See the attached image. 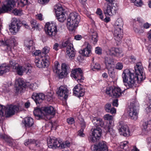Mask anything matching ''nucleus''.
<instances>
[{
    "label": "nucleus",
    "mask_w": 151,
    "mask_h": 151,
    "mask_svg": "<svg viewBox=\"0 0 151 151\" xmlns=\"http://www.w3.org/2000/svg\"><path fill=\"white\" fill-rule=\"evenodd\" d=\"M35 143V140H32V139H28L26 140L24 145L26 146H27L30 144H34Z\"/></svg>",
    "instance_id": "obj_43"
},
{
    "label": "nucleus",
    "mask_w": 151,
    "mask_h": 151,
    "mask_svg": "<svg viewBox=\"0 0 151 151\" xmlns=\"http://www.w3.org/2000/svg\"><path fill=\"white\" fill-rule=\"evenodd\" d=\"M28 66L26 68L21 66H17V68L18 74L19 75L31 74L32 68Z\"/></svg>",
    "instance_id": "obj_19"
},
{
    "label": "nucleus",
    "mask_w": 151,
    "mask_h": 151,
    "mask_svg": "<svg viewBox=\"0 0 151 151\" xmlns=\"http://www.w3.org/2000/svg\"><path fill=\"white\" fill-rule=\"evenodd\" d=\"M15 41L16 40L14 38L11 37L5 41H0V45L6 47V50H10L11 47L14 45Z\"/></svg>",
    "instance_id": "obj_16"
},
{
    "label": "nucleus",
    "mask_w": 151,
    "mask_h": 151,
    "mask_svg": "<svg viewBox=\"0 0 151 151\" xmlns=\"http://www.w3.org/2000/svg\"><path fill=\"white\" fill-rule=\"evenodd\" d=\"M28 3V0H19V4L21 6H24Z\"/></svg>",
    "instance_id": "obj_42"
},
{
    "label": "nucleus",
    "mask_w": 151,
    "mask_h": 151,
    "mask_svg": "<svg viewBox=\"0 0 151 151\" xmlns=\"http://www.w3.org/2000/svg\"><path fill=\"white\" fill-rule=\"evenodd\" d=\"M134 4L137 6H141L143 4L142 1L141 0H136Z\"/></svg>",
    "instance_id": "obj_55"
},
{
    "label": "nucleus",
    "mask_w": 151,
    "mask_h": 151,
    "mask_svg": "<svg viewBox=\"0 0 151 151\" xmlns=\"http://www.w3.org/2000/svg\"><path fill=\"white\" fill-rule=\"evenodd\" d=\"M123 67V65L121 63H117L116 65V68L117 69L121 70Z\"/></svg>",
    "instance_id": "obj_56"
},
{
    "label": "nucleus",
    "mask_w": 151,
    "mask_h": 151,
    "mask_svg": "<svg viewBox=\"0 0 151 151\" xmlns=\"http://www.w3.org/2000/svg\"><path fill=\"white\" fill-rule=\"evenodd\" d=\"M145 78V76H123V81L127 88H131L135 86L136 81L138 83Z\"/></svg>",
    "instance_id": "obj_3"
},
{
    "label": "nucleus",
    "mask_w": 151,
    "mask_h": 151,
    "mask_svg": "<svg viewBox=\"0 0 151 151\" xmlns=\"http://www.w3.org/2000/svg\"><path fill=\"white\" fill-rule=\"evenodd\" d=\"M135 71L132 69H126L124 70L122 73L124 76H145L146 74L142 63L138 62L134 67Z\"/></svg>",
    "instance_id": "obj_2"
},
{
    "label": "nucleus",
    "mask_w": 151,
    "mask_h": 151,
    "mask_svg": "<svg viewBox=\"0 0 151 151\" xmlns=\"http://www.w3.org/2000/svg\"><path fill=\"white\" fill-rule=\"evenodd\" d=\"M35 65L39 68H45L47 66L46 62L41 57H36L35 60Z\"/></svg>",
    "instance_id": "obj_21"
},
{
    "label": "nucleus",
    "mask_w": 151,
    "mask_h": 151,
    "mask_svg": "<svg viewBox=\"0 0 151 151\" xmlns=\"http://www.w3.org/2000/svg\"><path fill=\"white\" fill-rule=\"evenodd\" d=\"M80 19V17L78 13L74 12L70 13L67 20L68 29L72 31L75 30L78 27Z\"/></svg>",
    "instance_id": "obj_1"
},
{
    "label": "nucleus",
    "mask_w": 151,
    "mask_h": 151,
    "mask_svg": "<svg viewBox=\"0 0 151 151\" xmlns=\"http://www.w3.org/2000/svg\"><path fill=\"white\" fill-rule=\"evenodd\" d=\"M69 91L65 86H61L57 92L58 95L66 99L68 96Z\"/></svg>",
    "instance_id": "obj_17"
},
{
    "label": "nucleus",
    "mask_w": 151,
    "mask_h": 151,
    "mask_svg": "<svg viewBox=\"0 0 151 151\" xmlns=\"http://www.w3.org/2000/svg\"><path fill=\"white\" fill-rule=\"evenodd\" d=\"M23 123L26 127H30L33 124V120L31 117H27L24 118Z\"/></svg>",
    "instance_id": "obj_28"
},
{
    "label": "nucleus",
    "mask_w": 151,
    "mask_h": 151,
    "mask_svg": "<svg viewBox=\"0 0 151 151\" xmlns=\"http://www.w3.org/2000/svg\"><path fill=\"white\" fill-rule=\"evenodd\" d=\"M106 93L110 96L119 97L122 95V92L119 88H115L114 89H111V88H106Z\"/></svg>",
    "instance_id": "obj_12"
},
{
    "label": "nucleus",
    "mask_w": 151,
    "mask_h": 151,
    "mask_svg": "<svg viewBox=\"0 0 151 151\" xmlns=\"http://www.w3.org/2000/svg\"><path fill=\"white\" fill-rule=\"evenodd\" d=\"M63 9L61 6H59L57 7L56 10L55 11L56 14L57 12H58V13H60V12H63Z\"/></svg>",
    "instance_id": "obj_63"
},
{
    "label": "nucleus",
    "mask_w": 151,
    "mask_h": 151,
    "mask_svg": "<svg viewBox=\"0 0 151 151\" xmlns=\"http://www.w3.org/2000/svg\"><path fill=\"white\" fill-rule=\"evenodd\" d=\"M33 42L31 38H26L24 41V45L29 49L30 47L33 45Z\"/></svg>",
    "instance_id": "obj_34"
},
{
    "label": "nucleus",
    "mask_w": 151,
    "mask_h": 151,
    "mask_svg": "<svg viewBox=\"0 0 151 151\" xmlns=\"http://www.w3.org/2000/svg\"><path fill=\"white\" fill-rule=\"evenodd\" d=\"M66 52L67 54L70 59H73L74 58L76 54V52L73 47L72 44H70L69 46L66 47Z\"/></svg>",
    "instance_id": "obj_22"
},
{
    "label": "nucleus",
    "mask_w": 151,
    "mask_h": 151,
    "mask_svg": "<svg viewBox=\"0 0 151 151\" xmlns=\"http://www.w3.org/2000/svg\"><path fill=\"white\" fill-rule=\"evenodd\" d=\"M147 141L148 144V147L150 149H151V138L149 137L147 139Z\"/></svg>",
    "instance_id": "obj_62"
},
{
    "label": "nucleus",
    "mask_w": 151,
    "mask_h": 151,
    "mask_svg": "<svg viewBox=\"0 0 151 151\" xmlns=\"http://www.w3.org/2000/svg\"><path fill=\"white\" fill-rule=\"evenodd\" d=\"M12 13L15 15L20 16L22 14V11L15 9L12 11Z\"/></svg>",
    "instance_id": "obj_45"
},
{
    "label": "nucleus",
    "mask_w": 151,
    "mask_h": 151,
    "mask_svg": "<svg viewBox=\"0 0 151 151\" xmlns=\"http://www.w3.org/2000/svg\"><path fill=\"white\" fill-rule=\"evenodd\" d=\"M60 65L58 62L55 63V65L53 68L54 73L58 76H67L69 73L68 66L65 63H62L61 66V70Z\"/></svg>",
    "instance_id": "obj_4"
},
{
    "label": "nucleus",
    "mask_w": 151,
    "mask_h": 151,
    "mask_svg": "<svg viewBox=\"0 0 151 151\" xmlns=\"http://www.w3.org/2000/svg\"><path fill=\"white\" fill-rule=\"evenodd\" d=\"M5 108V107L4 106L0 104V116L1 117H2L5 114V113L3 112L4 109Z\"/></svg>",
    "instance_id": "obj_46"
},
{
    "label": "nucleus",
    "mask_w": 151,
    "mask_h": 151,
    "mask_svg": "<svg viewBox=\"0 0 151 151\" xmlns=\"http://www.w3.org/2000/svg\"><path fill=\"white\" fill-rule=\"evenodd\" d=\"M117 9V8L113 3H105L104 5L103 10L106 16H112L115 14Z\"/></svg>",
    "instance_id": "obj_5"
},
{
    "label": "nucleus",
    "mask_w": 151,
    "mask_h": 151,
    "mask_svg": "<svg viewBox=\"0 0 151 151\" xmlns=\"http://www.w3.org/2000/svg\"><path fill=\"white\" fill-rule=\"evenodd\" d=\"M91 46L88 44L86 47L80 52L81 53L85 56H88L91 53Z\"/></svg>",
    "instance_id": "obj_27"
},
{
    "label": "nucleus",
    "mask_w": 151,
    "mask_h": 151,
    "mask_svg": "<svg viewBox=\"0 0 151 151\" xmlns=\"http://www.w3.org/2000/svg\"><path fill=\"white\" fill-rule=\"evenodd\" d=\"M89 33L91 35L90 38L91 42L93 44H96L98 41V34L97 33L96 31H94L93 29H91Z\"/></svg>",
    "instance_id": "obj_25"
},
{
    "label": "nucleus",
    "mask_w": 151,
    "mask_h": 151,
    "mask_svg": "<svg viewBox=\"0 0 151 151\" xmlns=\"http://www.w3.org/2000/svg\"><path fill=\"white\" fill-rule=\"evenodd\" d=\"M10 32L13 35H15L17 32L20 28L19 25H13L9 26Z\"/></svg>",
    "instance_id": "obj_35"
},
{
    "label": "nucleus",
    "mask_w": 151,
    "mask_h": 151,
    "mask_svg": "<svg viewBox=\"0 0 151 151\" xmlns=\"http://www.w3.org/2000/svg\"><path fill=\"white\" fill-rule=\"evenodd\" d=\"M119 124L118 129L120 134L124 137L129 136L130 133L128 126L122 121L120 122Z\"/></svg>",
    "instance_id": "obj_13"
},
{
    "label": "nucleus",
    "mask_w": 151,
    "mask_h": 151,
    "mask_svg": "<svg viewBox=\"0 0 151 151\" xmlns=\"http://www.w3.org/2000/svg\"><path fill=\"white\" fill-rule=\"evenodd\" d=\"M107 133L111 135L113 137H115L116 135L114 130L113 129L109 126H108V127Z\"/></svg>",
    "instance_id": "obj_38"
},
{
    "label": "nucleus",
    "mask_w": 151,
    "mask_h": 151,
    "mask_svg": "<svg viewBox=\"0 0 151 151\" xmlns=\"http://www.w3.org/2000/svg\"><path fill=\"white\" fill-rule=\"evenodd\" d=\"M42 110L45 112L46 114V115H45V116L48 120L51 119L52 116H54L55 113V110L51 106L43 107L42 108Z\"/></svg>",
    "instance_id": "obj_14"
},
{
    "label": "nucleus",
    "mask_w": 151,
    "mask_h": 151,
    "mask_svg": "<svg viewBox=\"0 0 151 151\" xmlns=\"http://www.w3.org/2000/svg\"><path fill=\"white\" fill-rule=\"evenodd\" d=\"M73 90L74 94L78 97L82 96L84 95L85 90L81 84H78L76 86Z\"/></svg>",
    "instance_id": "obj_20"
},
{
    "label": "nucleus",
    "mask_w": 151,
    "mask_h": 151,
    "mask_svg": "<svg viewBox=\"0 0 151 151\" xmlns=\"http://www.w3.org/2000/svg\"><path fill=\"white\" fill-rule=\"evenodd\" d=\"M56 15L57 19L60 22H63L66 19L65 15L63 12L58 13L57 12Z\"/></svg>",
    "instance_id": "obj_32"
},
{
    "label": "nucleus",
    "mask_w": 151,
    "mask_h": 151,
    "mask_svg": "<svg viewBox=\"0 0 151 151\" xmlns=\"http://www.w3.org/2000/svg\"><path fill=\"white\" fill-rule=\"evenodd\" d=\"M32 98L35 101L36 104L39 105L45 98V96L42 93H34Z\"/></svg>",
    "instance_id": "obj_18"
},
{
    "label": "nucleus",
    "mask_w": 151,
    "mask_h": 151,
    "mask_svg": "<svg viewBox=\"0 0 151 151\" xmlns=\"http://www.w3.org/2000/svg\"><path fill=\"white\" fill-rule=\"evenodd\" d=\"M94 151H108V149L106 142L104 141L100 142L96 145H94L91 147Z\"/></svg>",
    "instance_id": "obj_15"
},
{
    "label": "nucleus",
    "mask_w": 151,
    "mask_h": 151,
    "mask_svg": "<svg viewBox=\"0 0 151 151\" xmlns=\"http://www.w3.org/2000/svg\"><path fill=\"white\" fill-rule=\"evenodd\" d=\"M55 142L58 144V141L55 139H50L47 142L48 147L50 148L55 149L56 148V146L55 145Z\"/></svg>",
    "instance_id": "obj_29"
},
{
    "label": "nucleus",
    "mask_w": 151,
    "mask_h": 151,
    "mask_svg": "<svg viewBox=\"0 0 151 151\" xmlns=\"http://www.w3.org/2000/svg\"><path fill=\"white\" fill-rule=\"evenodd\" d=\"M50 48L47 47H46L43 48L42 50V53L43 54H46L49 52Z\"/></svg>",
    "instance_id": "obj_51"
},
{
    "label": "nucleus",
    "mask_w": 151,
    "mask_h": 151,
    "mask_svg": "<svg viewBox=\"0 0 151 151\" xmlns=\"http://www.w3.org/2000/svg\"><path fill=\"white\" fill-rule=\"evenodd\" d=\"M79 123L81 127V129H84L86 127V124L84 119L81 118L80 119H79Z\"/></svg>",
    "instance_id": "obj_47"
},
{
    "label": "nucleus",
    "mask_w": 151,
    "mask_h": 151,
    "mask_svg": "<svg viewBox=\"0 0 151 151\" xmlns=\"http://www.w3.org/2000/svg\"><path fill=\"white\" fill-rule=\"evenodd\" d=\"M114 32V39L116 40L119 41L123 37V29H120L117 27H115Z\"/></svg>",
    "instance_id": "obj_23"
},
{
    "label": "nucleus",
    "mask_w": 151,
    "mask_h": 151,
    "mask_svg": "<svg viewBox=\"0 0 151 151\" xmlns=\"http://www.w3.org/2000/svg\"><path fill=\"white\" fill-rule=\"evenodd\" d=\"M99 118L96 117H93L92 118V121L96 127L97 126V123L98 120Z\"/></svg>",
    "instance_id": "obj_53"
},
{
    "label": "nucleus",
    "mask_w": 151,
    "mask_h": 151,
    "mask_svg": "<svg viewBox=\"0 0 151 151\" xmlns=\"http://www.w3.org/2000/svg\"><path fill=\"white\" fill-rule=\"evenodd\" d=\"M104 119L105 120H108L110 122L113 119V117L111 115H110L109 114H106L104 116Z\"/></svg>",
    "instance_id": "obj_44"
},
{
    "label": "nucleus",
    "mask_w": 151,
    "mask_h": 151,
    "mask_svg": "<svg viewBox=\"0 0 151 151\" xmlns=\"http://www.w3.org/2000/svg\"><path fill=\"white\" fill-rule=\"evenodd\" d=\"M109 51H111V54H115L116 56H119L122 52L121 49L119 48H112Z\"/></svg>",
    "instance_id": "obj_33"
},
{
    "label": "nucleus",
    "mask_w": 151,
    "mask_h": 151,
    "mask_svg": "<svg viewBox=\"0 0 151 151\" xmlns=\"http://www.w3.org/2000/svg\"><path fill=\"white\" fill-rule=\"evenodd\" d=\"M19 110V108L16 105H11L8 107H5L4 109L3 112L5 113V114L2 117H8L11 115L14 114L16 111H17Z\"/></svg>",
    "instance_id": "obj_11"
},
{
    "label": "nucleus",
    "mask_w": 151,
    "mask_h": 151,
    "mask_svg": "<svg viewBox=\"0 0 151 151\" xmlns=\"http://www.w3.org/2000/svg\"><path fill=\"white\" fill-rule=\"evenodd\" d=\"M9 67H12L13 69H17V66H16V63L14 62H13L12 61H11L9 62Z\"/></svg>",
    "instance_id": "obj_50"
},
{
    "label": "nucleus",
    "mask_w": 151,
    "mask_h": 151,
    "mask_svg": "<svg viewBox=\"0 0 151 151\" xmlns=\"http://www.w3.org/2000/svg\"><path fill=\"white\" fill-rule=\"evenodd\" d=\"M83 129H81L78 131V135L81 137H83L85 136L84 134L83 133Z\"/></svg>",
    "instance_id": "obj_61"
},
{
    "label": "nucleus",
    "mask_w": 151,
    "mask_h": 151,
    "mask_svg": "<svg viewBox=\"0 0 151 151\" xmlns=\"http://www.w3.org/2000/svg\"><path fill=\"white\" fill-rule=\"evenodd\" d=\"M95 51L96 53L99 55L101 54V50L99 47L96 48Z\"/></svg>",
    "instance_id": "obj_59"
},
{
    "label": "nucleus",
    "mask_w": 151,
    "mask_h": 151,
    "mask_svg": "<svg viewBox=\"0 0 151 151\" xmlns=\"http://www.w3.org/2000/svg\"><path fill=\"white\" fill-rule=\"evenodd\" d=\"M120 147L124 150H126L128 147V142L127 141H124L120 143Z\"/></svg>",
    "instance_id": "obj_39"
},
{
    "label": "nucleus",
    "mask_w": 151,
    "mask_h": 151,
    "mask_svg": "<svg viewBox=\"0 0 151 151\" xmlns=\"http://www.w3.org/2000/svg\"><path fill=\"white\" fill-rule=\"evenodd\" d=\"M105 62L107 69L114 68V62L112 59L111 57H105Z\"/></svg>",
    "instance_id": "obj_26"
},
{
    "label": "nucleus",
    "mask_w": 151,
    "mask_h": 151,
    "mask_svg": "<svg viewBox=\"0 0 151 151\" xmlns=\"http://www.w3.org/2000/svg\"><path fill=\"white\" fill-rule=\"evenodd\" d=\"M7 68L6 66H0V75H2L4 74L5 73L9 71V67H8Z\"/></svg>",
    "instance_id": "obj_37"
},
{
    "label": "nucleus",
    "mask_w": 151,
    "mask_h": 151,
    "mask_svg": "<svg viewBox=\"0 0 151 151\" xmlns=\"http://www.w3.org/2000/svg\"><path fill=\"white\" fill-rule=\"evenodd\" d=\"M124 24L123 21L121 19H118L116 21L115 27H117L120 29H123Z\"/></svg>",
    "instance_id": "obj_36"
},
{
    "label": "nucleus",
    "mask_w": 151,
    "mask_h": 151,
    "mask_svg": "<svg viewBox=\"0 0 151 151\" xmlns=\"http://www.w3.org/2000/svg\"><path fill=\"white\" fill-rule=\"evenodd\" d=\"M17 81V82L18 85L16 87V90L17 92H21L23 90L27 87L32 88L33 84H31L29 82H25L22 79L19 78Z\"/></svg>",
    "instance_id": "obj_9"
},
{
    "label": "nucleus",
    "mask_w": 151,
    "mask_h": 151,
    "mask_svg": "<svg viewBox=\"0 0 151 151\" xmlns=\"http://www.w3.org/2000/svg\"><path fill=\"white\" fill-rule=\"evenodd\" d=\"M111 104L109 103L107 104L105 106V109L106 111L109 112L111 109Z\"/></svg>",
    "instance_id": "obj_49"
},
{
    "label": "nucleus",
    "mask_w": 151,
    "mask_h": 151,
    "mask_svg": "<svg viewBox=\"0 0 151 151\" xmlns=\"http://www.w3.org/2000/svg\"><path fill=\"white\" fill-rule=\"evenodd\" d=\"M99 118L96 117H93L92 118V121L96 127L97 126V123L98 120Z\"/></svg>",
    "instance_id": "obj_54"
},
{
    "label": "nucleus",
    "mask_w": 151,
    "mask_h": 151,
    "mask_svg": "<svg viewBox=\"0 0 151 151\" xmlns=\"http://www.w3.org/2000/svg\"><path fill=\"white\" fill-rule=\"evenodd\" d=\"M142 131L145 134H147L151 131V120L144 122L142 124Z\"/></svg>",
    "instance_id": "obj_24"
},
{
    "label": "nucleus",
    "mask_w": 151,
    "mask_h": 151,
    "mask_svg": "<svg viewBox=\"0 0 151 151\" xmlns=\"http://www.w3.org/2000/svg\"><path fill=\"white\" fill-rule=\"evenodd\" d=\"M31 27L32 29L34 30L36 29H37L38 27V23L35 20L32 19L30 21Z\"/></svg>",
    "instance_id": "obj_40"
},
{
    "label": "nucleus",
    "mask_w": 151,
    "mask_h": 151,
    "mask_svg": "<svg viewBox=\"0 0 151 151\" xmlns=\"http://www.w3.org/2000/svg\"><path fill=\"white\" fill-rule=\"evenodd\" d=\"M114 68H111V69H107L108 70V73L109 75H114V72L113 71Z\"/></svg>",
    "instance_id": "obj_64"
},
{
    "label": "nucleus",
    "mask_w": 151,
    "mask_h": 151,
    "mask_svg": "<svg viewBox=\"0 0 151 151\" xmlns=\"http://www.w3.org/2000/svg\"><path fill=\"white\" fill-rule=\"evenodd\" d=\"M70 44H72L70 43L69 40H67L65 42H63L62 46L63 47H67L70 45Z\"/></svg>",
    "instance_id": "obj_58"
},
{
    "label": "nucleus",
    "mask_w": 151,
    "mask_h": 151,
    "mask_svg": "<svg viewBox=\"0 0 151 151\" xmlns=\"http://www.w3.org/2000/svg\"><path fill=\"white\" fill-rule=\"evenodd\" d=\"M47 97L48 101H50L52 100V95L51 93H48L47 95Z\"/></svg>",
    "instance_id": "obj_57"
},
{
    "label": "nucleus",
    "mask_w": 151,
    "mask_h": 151,
    "mask_svg": "<svg viewBox=\"0 0 151 151\" xmlns=\"http://www.w3.org/2000/svg\"><path fill=\"white\" fill-rule=\"evenodd\" d=\"M73 77L78 83L83 82L84 79L83 76H73Z\"/></svg>",
    "instance_id": "obj_41"
},
{
    "label": "nucleus",
    "mask_w": 151,
    "mask_h": 151,
    "mask_svg": "<svg viewBox=\"0 0 151 151\" xmlns=\"http://www.w3.org/2000/svg\"><path fill=\"white\" fill-rule=\"evenodd\" d=\"M45 30L46 34L51 37H55L57 32V26L54 23H46Z\"/></svg>",
    "instance_id": "obj_6"
},
{
    "label": "nucleus",
    "mask_w": 151,
    "mask_h": 151,
    "mask_svg": "<svg viewBox=\"0 0 151 151\" xmlns=\"http://www.w3.org/2000/svg\"><path fill=\"white\" fill-rule=\"evenodd\" d=\"M15 5L14 0H6L2 8H0V14L10 11Z\"/></svg>",
    "instance_id": "obj_10"
},
{
    "label": "nucleus",
    "mask_w": 151,
    "mask_h": 151,
    "mask_svg": "<svg viewBox=\"0 0 151 151\" xmlns=\"http://www.w3.org/2000/svg\"><path fill=\"white\" fill-rule=\"evenodd\" d=\"M42 109L41 110L40 109L37 108L35 109L34 111V114L37 119H40L42 117L44 114L42 113Z\"/></svg>",
    "instance_id": "obj_31"
},
{
    "label": "nucleus",
    "mask_w": 151,
    "mask_h": 151,
    "mask_svg": "<svg viewBox=\"0 0 151 151\" xmlns=\"http://www.w3.org/2000/svg\"><path fill=\"white\" fill-rule=\"evenodd\" d=\"M97 124V126L103 127L104 125V122L102 119L99 118Z\"/></svg>",
    "instance_id": "obj_48"
},
{
    "label": "nucleus",
    "mask_w": 151,
    "mask_h": 151,
    "mask_svg": "<svg viewBox=\"0 0 151 151\" xmlns=\"http://www.w3.org/2000/svg\"><path fill=\"white\" fill-rule=\"evenodd\" d=\"M93 68L95 69L99 70L100 69L101 66L99 63H96L94 65Z\"/></svg>",
    "instance_id": "obj_60"
},
{
    "label": "nucleus",
    "mask_w": 151,
    "mask_h": 151,
    "mask_svg": "<svg viewBox=\"0 0 151 151\" xmlns=\"http://www.w3.org/2000/svg\"><path fill=\"white\" fill-rule=\"evenodd\" d=\"M67 123L69 124H72L75 122V121L73 118L70 117L67 119Z\"/></svg>",
    "instance_id": "obj_52"
},
{
    "label": "nucleus",
    "mask_w": 151,
    "mask_h": 151,
    "mask_svg": "<svg viewBox=\"0 0 151 151\" xmlns=\"http://www.w3.org/2000/svg\"><path fill=\"white\" fill-rule=\"evenodd\" d=\"M93 129L91 134L90 135L88 138L89 141L91 142H95L98 140L101 136L102 130L100 127H96V129Z\"/></svg>",
    "instance_id": "obj_8"
},
{
    "label": "nucleus",
    "mask_w": 151,
    "mask_h": 151,
    "mask_svg": "<svg viewBox=\"0 0 151 151\" xmlns=\"http://www.w3.org/2000/svg\"><path fill=\"white\" fill-rule=\"evenodd\" d=\"M71 74L73 76H83V70L80 68L73 69L71 71Z\"/></svg>",
    "instance_id": "obj_30"
},
{
    "label": "nucleus",
    "mask_w": 151,
    "mask_h": 151,
    "mask_svg": "<svg viewBox=\"0 0 151 151\" xmlns=\"http://www.w3.org/2000/svg\"><path fill=\"white\" fill-rule=\"evenodd\" d=\"M129 111V116L130 118L134 120H136L138 118L137 109L139 107V104L137 102H135L131 104Z\"/></svg>",
    "instance_id": "obj_7"
}]
</instances>
